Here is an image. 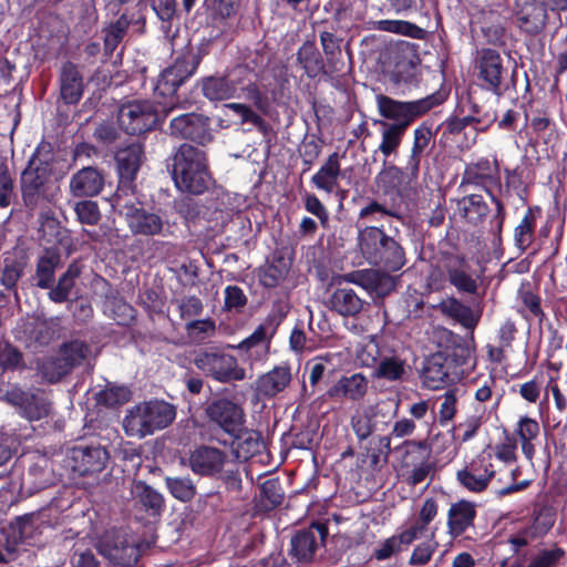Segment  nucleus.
I'll use <instances>...</instances> for the list:
<instances>
[{
	"mask_svg": "<svg viewBox=\"0 0 567 567\" xmlns=\"http://www.w3.org/2000/svg\"><path fill=\"white\" fill-rule=\"evenodd\" d=\"M51 145L42 143L38 146L28 166L21 175L22 199L27 208L43 210L40 215L41 228L56 229L59 221L53 217L49 205L56 196V186L51 178Z\"/></svg>",
	"mask_w": 567,
	"mask_h": 567,
	"instance_id": "nucleus-1",
	"label": "nucleus"
},
{
	"mask_svg": "<svg viewBox=\"0 0 567 567\" xmlns=\"http://www.w3.org/2000/svg\"><path fill=\"white\" fill-rule=\"evenodd\" d=\"M250 70L237 65L224 75L207 76L202 80V92L209 101L245 99L261 111L267 107V97L256 83L250 81Z\"/></svg>",
	"mask_w": 567,
	"mask_h": 567,
	"instance_id": "nucleus-2",
	"label": "nucleus"
},
{
	"mask_svg": "<svg viewBox=\"0 0 567 567\" xmlns=\"http://www.w3.org/2000/svg\"><path fill=\"white\" fill-rule=\"evenodd\" d=\"M172 174L182 192L203 194L212 183L205 152L186 143L174 154Z\"/></svg>",
	"mask_w": 567,
	"mask_h": 567,
	"instance_id": "nucleus-3",
	"label": "nucleus"
},
{
	"mask_svg": "<svg viewBox=\"0 0 567 567\" xmlns=\"http://www.w3.org/2000/svg\"><path fill=\"white\" fill-rule=\"evenodd\" d=\"M358 241L361 254L372 265L380 266L386 271H396L405 264V254L401 245L378 227L369 226L361 229Z\"/></svg>",
	"mask_w": 567,
	"mask_h": 567,
	"instance_id": "nucleus-4",
	"label": "nucleus"
},
{
	"mask_svg": "<svg viewBox=\"0 0 567 567\" xmlns=\"http://www.w3.org/2000/svg\"><path fill=\"white\" fill-rule=\"evenodd\" d=\"M175 419V409L164 401L140 403L127 411L123 427L128 436L145 437L169 425Z\"/></svg>",
	"mask_w": 567,
	"mask_h": 567,
	"instance_id": "nucleus-5",
	"label": "nucleus"
},
{
	"mask_svg": "<svg viewBox=\"0 0 567 567\" xmlns=\"http://www.w3.org/2000/svg\"><path fill=\"white\" fill-rule=\"evenodd\" d=\"M194 364L205 375L223 383L241 381L246 378L245 369L239 367L237 359L223 351H199L194 358Z\"/></svg>",
	"mask_w": 567,
	"mask_h": 567,
	"instance_id": "nucleus-6",
	"label": "nucleus"
},
{
	"mask_svg": "<svg viewBox=\"0 0 567 567\" xmlns=\"http://www.w3.org/2000/svg\"><path fill=\"white\" fill-rule=\"evenodd\" d=\"M377 105L381 116L393 121V123L390 124L391 126H400L402 130L406 131L415 118L434 106V102L432 96L411 102H401L390 96L379 94L377 95Z\"/></svg>",
	"mask_w": 567,
	"mask_h": 567,
	"instance_id": "nucleus-7",
	"label": "nucleus"
},
{
	"mask_svg": "<svg viewBox=\"0 0 567 567\" xmlns=\"http://www.w3.org/2000/svg\"><path fill=\"white\" fill-rule=\"evenodd\" d=\"M99 553L116 566L131 567L141 556L140 545L127 534L107 530L97 543Z\"/></svg>",
	"mask_w": 567,
	"mask_h": 567,
	"instance_id": "nucleus-8",
	"label": "nucleus"
},
{
	"mask_svg": "<svg viewBox=\"0 0 567 567\" xmlns=\"http://www.w3.org/2000/svg\"><path fill=\"white\" fill-rule=\"evenodd\" d=\"M120 126L131 135H138L152 130L157 120V111L148 101H132L118 110Z\"/></svg>",
	"mask_w": 567,
	"mask_h": 567,
	"instance_id": "nucleus-9",
	"label": "nucleus"
},
{
	"mask_svg": "<svg viewBox=\"0 0 567 567\" xmlns=\"http://www.w3.org/2000/svg\"><path fill=\"white\" fill-rule=\"evenodd\" d=\"M123 209L126 225L133 235L154 237L169 234V225L159 214L134 204H125Z\"/></svg>",
	"mask_w": 567,
	"mask_h": 567,
	"instance_id": "nucleus-10",
	"label": "nucleus"
},
{
	"mask_svg": "<svg viewBox=\"0 0 567 567\" xmlns=\"http://www.w3.org/2000/svg\"><path fill=\"white\" fill-rule=\"evenodd\" d=\"M443 271L449 282L461 293L477 295L482 275L472 269L461 257L450 256L444 260Z\"/></svg>",
	"mask_w": 567,
	"mask_h": 567,
	"instance_id": "nucleus-11",
	"label": "nucleus"
},
{
	"mask_svg": "<svg viewBox=\"0 0 567 567\" xmlns=\"http://www.w3.org/2000/svg\"><path fill=\"white\" fill-rule=\"evenodd\" d=\"M199 61L194 55H183L173 65L166 68L159 75L155 86L156 94L173 96L183 82L196 70Z\"/></svg>",
	"mask_w": 567,
	"mask_h": 567,
	"instance_id": "nucleus-12",
	"label": "nucleus"
},
{
	"mask_svg": "<svg viewBox=\"0 0 567 567\" xmlns=\"http://www.w3.org/2000/svg\"><path fill=\"white\" fill-rule=\"evenodd\" d=\"M169 134L176 138L192 140L204 144L212 140L209 118L197 113L176 115L169 123Z\"/></svg>",
	"mask_w": 567,
	"mask_h": 567,
	"instance_id": "nucleus-13",
	"label": "nucleus"
},
{
	"mask_svg": "<svg viewBox=\"0 0 567 567\" xmlns=\"http://www.w3.org/2000/svg\"><path fill=\"white\" fill-rule=\"evenodd\" d=\"M328 536V528L324 524H312L309 528L299 530L290 542V554L299 563L313 560L316 551L324 544Z\"/></svg>",
	"mask_w": 567,
	"mask_h": 567,
	"instance_id": "nucleus-14",
	"label": "nucleus"
},
{
	"mask_svg": "<svg viewBox=\"0 0 567 567\" xmlns=\"http://www.w3.org/2000/svg\"><path fill=\"white\" fill-rule=\"evenodd\" d=\"M206 415L228 434L236 433L245 419L243 408L226 398L213 400L206 408Z\"/></svg>",
	"mask_w": 567,
	"mask_h": 567,
	"instance_id": "nucleus-15",
	"label": "nucleus"
},
{
	"mask_svg": "<svg viewBox=\"0 0 567 567\" xmlns=\"http://www.w3.org/2000/svg\"><path fill=\"white\" fill-rule=\"evenodd\" d=\"M496 171V166L485 158H482L476 163L468 164L463 173L461 187L465 185H478L484 187L487 195L496 205L495 218L497 219V227L501 230L505 215L504 205L492 196L491 192L487 189V184L493 182Z\"/></svg>",
	"mask_w": 567,
	"mask_h": 567,
	"instance_id": "nucleus-16",
	"label": "nucleus"
},
{
	"mask_svg": "<svg viewBox=\"0 0 567 567\" xmlns=\"http://www.w3.org/2000/svg\"><path fill=\"white\" fill-rule=\"evenodd\" d=\"M227 462L228 455L225 451L208 445L196 447L188 457L190 470L202 476L219 474Z\"/></svg>",
	"mask_w": 567,
	"mask_h": 567,
	"instance_id": "nucleus-17",
	"label": "nucleus"
},
{
	"mask_svg": "<svg viewBox=\"0 0 567 567\" xmlns=\"http://www.w3.org/2000/svg\"><path fill=\"white\" fill-rule=\"evenodd\" d=\"M6 396L10 403L20 406L23 415L31 421L41 420L50 414L51 402L41 391L33 393L12 389Z\"/></svg>",
	"mask_w": 567,
	"mask_h": 567,
	"instance_id": "nucleus-18",
	"label": "nucleus"
},
{
	"mask_svg": "<svg viewBox=\"0 0 567 567\" xmlns=\"http://www.w3.org/2000/svg\"><path fill=\"white\" fill-rule=\"evenodd\" d=\"M515 16L519 28L528 33L542 31L547 21L545 4L537 0H516Z\"/></svg>",
	"mask_w": 567,
	"mask_h": 567,
	"instance_id": "nucleus-19",
	"label": "nucleus"
},
{
	"mask_svg": "<svg viewBox=\"0 0 567 567\" xmlns=\"http://www.w3.org/2000/svg\"><path fill=\"white\" fill-rule=\"evenodd\" d=\"M106 460L107 453L101 446H79L72 451V468L82 476L101 472Z\"/></svg>",
	"mask_w": 567,
	"mask_h": 567,
	"instance_id": "nucleus-20",
	"label": "nucleus"
},
{
	"mask_svg": "<svg viewBox=\"0 0 567 567\" xmlns=\"http://www.w3.org/2000/svg\"><path fill=\"white\" fill-rule=\"evenodd\" d=\"M348 282L355 284L377 296L388 295L394 287L392 277L378 269L352 271L344 276Z\"/></svg>",
	"mask_w": 567,
	"mask_h": 567,
	"instance_id": "nucleus-21",
	"label": "nucleus"
},
{
	"mask_svg": "<svg viewBox=\"0 0 567 567\" xmlns=\"http://www.w3.org/2000/svg\"><path fill=\"white\" fill-rule=\"evenodd\" d=\"M369 389V380L362 373L342 375L327 392L330 399L361 401Z\"/></svg>",
	"mask_w": 567,
	"mask_h": 567,
	"instance_id": "nucleus-22",
	"label": "nucleus"
},
{
	"mask_svg": "<svg viewBox=\"0 0 567 567\" xmlns=\"http://www.w3.org/2000/svg\"><path fill=\"white\" fill-rule=\"evenodd\" d=\"M504 69L502 58L494 50H484L478 61V78L483 86L501 94Z\"/></svg>",
	"mask_w": 567,
	"mask_h": 567,
	"instance_id": "nucleus-23",
	"label": "nucleus"
},
{
	"mask_svg": "<svg viewBox=\"0 0 567 567\" xmlns=\"http://www.w3.org/2000/svg\"><path fill=\"white\" fill-rule=\"evenodd\" d=\"M104 178L101 172L87 166L78 171L70 179V192L75 197L96 196L103 188Z\"/></svg>",
	"mask_w": 567,
	"mask_h": 567,
	"instance_id": "nucleus-24",
	"label": "nucleus"
},
{
	"mask_svg": "<svg viewBox=\"0 0 567 567\" xmlns=\"http://www.w3.org/2000/svg\"><path fill=\"white\" fill-rule=\"evenodd\" d=\"M476 517L475 504L465 499L453 503L447 512V533L451 537L461 536L474 525Z\"/></svg>",
	"mask_w": 567,
	"mask_h": 567,
	"instance_id": "nucleus-25",
	"label": "nucleus"
},
{
	"mask_svg": "<svg viewBox=\"0 0 567 567\" xmlns=\"http://www.w3.org/2000/svg\"><path fill=\"white\" fill-rule=\"evenodd\" d=\"M291 379L292 375L289 367H275L257 379L255 389L261 396L274 398L289 386Z\"/></svg>",
	"mask_w": 567,
	"mask_h": 567,
	"instance_id": "nucleus-26",
	"label": "nucleus"
},
{
	"mask_svg": "<svg viewBox=\"0 0 567 567\" xmlns=\"http://www.w3.org/2000/svg\"><path fill=\"white\" fill-rule=\"evenodd\" d=\"M142 156L143 148L140 144H131L117 152L115 158L122 185L130 186L134 181L142 163Z\"/></svg>",
	"mask_w": 567,
	"mask_h": 567,
	"instance_id": "nucleus-27",
	"label": "nucleus"
},
{
	"mask_svg": "<svg viewBox=\"0 0 567 567\" xmlns=\"http://www.w3.org/2000/svg\"><path fill=\"white\" fill-rule=\"evenodd\" d=\"M492 464L473 462L470 466L457 472L458 482L468 491H484L495 472Z\"/></svg>",
	"mask_w": 567,
	"mask_h": 567,
	"instance_id": "nucleus-28",
	"label": "nucleus"
},
{
	"mask_svg": "<svg viewBox=\"0 0 567 567\" xmlns=\"http://www.w3.org/2000/svg\"><path fill=\"white\" fill-rule=\"evenodd\" d=\"M54 476L51 462L44 456H38L37 461L29 467L23 476L22 487L30 494L41 491L53 484Z\"/></svg>",
	"mask_w": 567,
	"mask_h": 567,
	"instance_id": "nucleus-29",
	"label": "nucleus"
},
{
	"mask_svg": "<svg viewBox=\"0 0 567 567\" xmlns=\"http://www.w3.org/2000/svg\"><path fill=\"white\" fill-rule=\"evenodd\" d=\"M439 309L444 316L457 321L468 330H473L481 318L480 311L473 310L455 297L442 300L439 305Z\"/></svg>",
	"mask_w": 567,
	"mask_h": 567,
	"instance_id": "nucleus-30",
	"label": "nucleus"
},
{
	"mask_svg": "<svg viewBox=\"0 0 567 567\" xmlns=\"http://www.w3.org/2000/svg\"><path fill=\"white\" fill-rule=\"evenodd\" d=\"M60 94L68 104H75L83 94V80L73 63H65L60 74Z\"/></svg>",
	"mask_w": 567,
	"mask_h": 567,
	"instance_id": "nucleus-31",
	"label": "nucleus"
},
{
	"mask_svg": "<svg viewBox=\"0 0 567 567\" xmlns=\"http://www.w3.org/2000/svg\"><path fill=\"white\" fill-rule=\"evenodd\" d=\"M365 301L352 288H338L330 297V308L342 317L359 315Z\"/></svg>",
	"mask_w": 567,
	"mask_h": 567,
	"instance_id": "nucleus-32",
	"label": "nucleus"
},
{
	"mask_svg": "<svg viewBox=\"0 0 567 567\" xmlns=\"http://www.w3.org/2000/svg\"><path fill=\"white\" fill-rule=\"evenodd\" d=\"M341 165L337 152L330 154L320 169L311 177V183L320 190L332 194L338 187Z\"/></svg>",
	"mask_w": 567,
	"mask_h": 567,
	"instance_id": "nucleus-33",
	"label": "nucleus"
},
{
	"mask_svg": "<svg viewBox=\"0 0 567 567\" xmlns=\"http://www.w3.org/2000/svg\"><path fill=\"white\" fill-rule=\"evenodd\" d=\"M460 215L471 225L482 224L489 213L487 203L481 194H471L456 203Z\"/></svg>",
	"mask_w": 567,
	"mask_h": 567,
	"instance_id": "nucleus-34",
	"label": "nucleus"
},
{
	"mask_svg": "<svg viewBox=\"0 0 567 567\" xmlns=\"http://www.w3.org/2000/svg\"><path fill=\"white\" fill-rule=\"evenodd\" d=\"M60 265L61 255L56 250H45L37 261L35 286L41 289H50L54 282L55 270Z\"/></svg>",
	"mask_w": 567,
	"mask_h": 567,
	"instance_id": "nucleus-35",
	"label": "nucleus"
},
{
	"mask_svg": "<svg viewBox=\"0 0 567 567\" xmlns=\"http://www.w3.org/2000/svg\"><path fill=\"white\" fill-rule=\"evenodd\" d=\"M133 499L153 515L159 514L164 507V498L155 488L143 481H134L131 486Z\"/></svg>",
	"mask_w": 567,
	"mask_h": 567,
	"instance_id": "nucleus-36",
	"label": "nucleus"
},
{
	"mask_svg": "<svg viewBox=\"0 0 567 567\" xmlns=\"http://www.w3.org/2000/svg\"><path fill=\"white\" fill-rule=\"evenodd\" d=\"M81 275V267L76 261L71 262L66 270L60 276L55 286L52 285L49 291V298L55 303L65 302L72 289L75 286L76 279Z\"/></svg>",
	"mask_w": 567,
	"mask_h": 567,
	"instance_id": "nucleus-37",
	"label": "nucleus"
},
{
	"mask_svg": "<svg viewBox=\"0 0 567 567\" xmlns=\"http://www.w3.org/2000/svg\"><path fill=\"white\" fill-rule=\"evenodd\" d=\"M132 23V17L127 11L122 12L116 20L110 21L103 29L104 50L106 53H113L118 44L127 34Z\"/></svg>",
	"mask_w": 567,
	"mask_h": 567,
	"instance_id": "nucleus-38",
	"label": "nucleus"
},
{
	"mask_svg": "<svg viewBox=\"0 0 567 567\" xmlns=\"http://www.w3.org/2000/svg\"><path fill=\"white\" fill-rule=\"evenodd\" d=\"M275 333V328L272 326L271 320L267 319L262 323H260L257 329L246 339H244L238 346L237 349L244 351H250L256 349L257 351H267L270 344V339Z\"/></svg>",
	"mask_w": 567,
	"mask_h": 567,
	"instance_id": "nucleus-39",
	"label": "nucleus"
},
{
	"mask_svg": "<svg viewBox=\"0 0 567 567\" xmlns=\"http://www.w3.org/2000/svg\"><path fill=\"white\" fill-rule=\"evenodd\" d=\"M372 374L377 379L401 381L406 374L405 362L395 355L381 357Z\"/></svg>",
	"mask_w": 567,
	"mask_h": 567,
	"instance_id": "nucleus-40",
	"label": "nucleus"
},
{
	"mask_svg": "<svg viewBox=\"0 0 567 567\" xmlns=\"http://www.w3.org/2000/svg\"><path fill=\"white\" fill-rule=\"evenodd\" d=\"M297 61L309 78L324 72V64L313 42H305L297 53Z\"/></svg>",
	"mask_w": 567,
	"mask_h": 567,
	"instance_id": "nucleus-41",
	"label": "nucleus"
},
{
	"mask_svg": "<svg viewBox=\"0 0 567 567\" xmlns=\"http://www.w3.org/2000/svg\"><path fill=\"white\" fill-rule=\"evenodd\" d=\"M59 354L64 360L68 368L72 371L81 365L90 355L91 347L81 340H72L60 347Z\"/></svg>",
	"mask_w": 567,
	"mask_h": 567,
	"instance_id": "nucleus-42",
	"label": "nucleus"
},
{
	"mask_svg": "<svg viewBox=\"0 0 567 567\" xmlns=\"http://www.w3.org/2000/svg\"><path fill=\"white\" fill-rule=\"evenodd\" d=\"M284 491L278 478H270L260 485L259 507L271 511L284 501Z\"/></svg>",
	"mask_w": 567,
	"mask_h": 567,
	"instance_id": "nucleus-43",
	"label": "nucleus"
},
{
	"mask_svg": "<svg viewBox=\"0 0 567 567\" xmlns=\"http://www.w3.org/2000/svg\"><path fill=\"white\" fill-rule=\"evenodd\" d=\"M41 378L49 383H56L71 373L62 357H50L43 359L38 367Z\"/></svg>",
	"mask_w": 567,
	"mask_h": 567,
	"instance_id": "nucleus-44",
	"label": "nucleus"
},
{
	"mask_svg": "<svg viewBox=\"0 0 567 567\" xmlns=\"http://www.w3.org/2000/svg\"><path fill=\"white\" fill-rule=\"evenodd\" d=\"M403 173L394 165H384L383 169L375 176L374 184L378 192L385 195L399 189L402 183Z\"/></svg>",
	"mask_w": 567,
	"mask_h": 567,
	"instance_id": "nucleus-45",
	"label": "nucleus"
},
{
	"mask_svg": "<svg viewBox=\"0 0 567 567\" xmlns=\"http://www.w3.org/2000/svg\"><path fill=\"white\" fill-rule=\"evenodd\" d=\"M59 332V319H37L30 331V338L41 346L52 342Z\"/></svg>",
	"mask_w": 567,
	"mask_h": 567,
	"instance_id": "nucleus-46",
	"label": "nucleus"
},
{
	"mask_svg": "<svg viewBox=\"0 0 567 567\" xmlns=\"http://www.w3.org/2000/svg\"><path fill=\"white\" fill-rule=\"evenodd\" d=\"M535 216L527 212L514 230L515 246L525 251L534 240Z\"/></svg>",
	"mask_w": 567,
	"mask_h": 567,
	"instance_id": "nucleus-47",
	"label": "nucleus"
},
{
	"mask_svg": "<svg viewBox=\"0 0 567 567\" xmlns=\"http://www.w3.org/2000/svg\"><path fill=\"white\" fill-rule=\"evenodd\" d=\"M131 400V391L124 385L109 384L97 394V402L109 408L122 405Z\"/></svg>",
	"mask_w": 567,
	"mask_h": 567,
	"instance_id": "nucleus-48",
	"label": "nucleus"
},
{
	"mask_svg": "<svg viewBox=\"0 0 567 567\" xmlns=\"http://www.w3.org/2000/svg\"><path fill=\"white\" fill-rule=\"evenodd\" d=\"M166 486L181 502H189L196 494V485L189 477H166Z\"/></svg>",
	"mask_w": 567,
	"mask_h": 567,
	"instance_id": "nucleus-49",
	"label": "nucleus"
},
{
	"mask_svg": "<svg viewBox=\"0 0 567 567\" xmlns=\"http://www.w3.org/2000/svg\"><path fill=\"white\" fill-rule=\"evenodd\" d=\"M381 125L383 126V131L382 141L379 145V151L384 156H389L390 154L396 152L398 147L401 144L405 130H402L400 126H391L386 122H381Z\"/></svg>",
	"mask_w": 567,
	"mask_h": 567,
	"instance_id": "nucleus-50",
	"label": "nucleus"
},
{
	"mask_svg": "<svg viewBox=\"0 0 567 567\" xmlns=\"http://www.w3.org/2000/svg\"><path fill=\"white\" fill-rule=\"evenodd\" d=\"M431 136H432V133L429 127L421 126L414 131V142H413L410 162H409L411 169L413 172L419 171L420 157H421L422 153L424 152V150L427 147V145L431 141Z\"/></svg>",
	"mask_w": 567,
	"mask_h": 567,
	"instance_id": "nucleus-51",
	"label": "nucleus"
},
{
	"mask_svg": "<svg viewBox=\"0 0 567 567\" xmlns=\"http://www.w3.org/2000/svg\"><path fill=\"white\" fill-rule=\"evenodd\" d=\"M565 556V550L558 546H553L549 549H542L535 554L527 567H556L559 560Z\"/></svg>",
	"mask_w": 567,
	"mask_h": 567,
	"instance_id": "nucleus-52",
	"label": "nucleus"
},
{
	"mask_svg": "<svg viewBox=\"0 0 567 567\" xmlns=\"http://www.w3.org/2000/svg\"><path fill=\"white\" fill-rule=\"evenodd\" d=\"M25 265V261L22 259H6L1 275V284L9 290L14 289L24 272Z\"/></svg>",
	"mask_w": 567,
	"mask_h": 567,
	"instance_id": "nucleus-53",
	"label": "nucleus"
},
{
	"mask_svg": "<svg viewBox=\"0 0 567 567\" xmlns=\"http://www.w3.org/2000/svg\"><path fill=\"white\" fill-rule=\"evenodd\" d=\"M235 444L237 457L246 460L259 451L261 445L260 435L255 432H247L238 436Z\"/></svg>",
	"mask_w": 567,
	"mask_h": 567,
	"instance_id": "nucleus-54",
	"label": "nucleus"
},
{
	"mask_svg": "<svg viewBox=\"0 0 567 567\" xmlns=\"http://www.w3.org/2000/svg\"><path fill=\"white\" fill-rule=\"evenodd\" d=\"M340 41L331 32L323 31L320 33V43L328 64L332 66V71H338L336 60L341 54Z\"/></svg>",
	"mask_w": 567,
	"mask_h": 567,
	"instance_id": "nucleus-55",
	"label": "nucleus"
},
{
	"mask_svg": "<svg viewBox=\"0 0 567 567\" xmlns=\"http://www.w3.org/2000/svg\"><path fill=\"white\" fill-rule=\"evenodd\" d=\"M457 389H451L444 392L437 400L440 403L439 419L442 425L450 422L456 413Z\"/></svg>",
	"mask_w": 567,
	"mask_h": 567,
	"instance_id": "nucleus-56",
	"label": "nucleus"
},
{
	"mask_svg": "<svg viewBox=\"0 0 567 567\" xmlns=\"http://www.w3.org/2000/svg\"><path fill=\"white\" fill-rule=\"evenodd\" d=\"M74 210L82 224L96 225L101 219V213L95 202L81 200L75 205Z\"/></svg>",
	"mask_w": 567,
	"mask_h": 567,
	"instance_id": "nucleus-57",
	"label": "nucleus"
},
{
	"mask_svg": "<svg viewBox=\"0 0 567 567\" xmlns=\"http://www.w3.org/2000/svg\"><path fill=\"white\" fill-rule=\"evenodd\" d=\"M351 426L360 441L368 439L374 430L371 420V409L353 415L351 417Z\"/></svg>",
	"mask_w": 567,
	"mask_h": 567,
	"instance_id": "nucleus-58",
	"label": "nucleus"
},
{
	"mask_svg": "<svg viewBox=\"0 0 567 567\" xmlns=\"http://www.w3.org/2000/svg\"><path fill=\"white\" fill-rule=\"evenodd\" d=\"M373 29L398 34L413 35L414 31L417 30V27L408 21L379 20L373 22Z\"/></svg>",
	"mask_w": 567,
	"mask_h": 567,
	"instance_id": "nucleus-59",
	"label": "nucleus"
},
{
	"mask_svg": "<svg viewBox=\"0 0 567 567\" xmlns=\"http://www.w3.org/2000/svg\"><path fill=\"white\" fill-rule=\"evenodd\" d=\"M21 544L16 536L10 537L6 534L0 536V564H8L16 560L19 556Z\"/></svg>",
	"mask_w": 567,
	"mask_h": 567,
	"instance_id": "nucleus-60",
	"label": "nucleus"
},
{
	"mask_svg": "<svg viewBox=\"0 0 567 567\" xmlns=\"http://www.w3.org/2000/svg\"><path fill=\"white\" fill-rule=\"evenodd\" d=\"M188 336L196 341H203L215 333L216 326L210 319L195 320L186 324Z\"/></svg>",
	"mask_w": 567,
	"mask_h": 567,
	"instance_id": "nucleus-61",
	"label": "nucleus"
},
{
	"mask_svg": "<svg viewBox=\"0 0 567 567\" xmlns=\"http://www.w3.org/2000/svg\"><path fill=\"white\" fill-rule=\"evenodd\" d=\"M226 107L234 111L238 115L241 116V122H248L256 125L260 131H266V122L262 120L260 115L254 112L248 105L243 103H228Z\"/></svg>",
	"mask_w": 567,
	"mask_h": 567,
	"instance_id": "nucleus-62",
	"label": "nucleus"
},
{
	"mask_svg": "<svg viewBox=\"0 0 567 567\" xmlns=\"http://www.w3.org/2000/svg\"><path fill=\"white\" fill-rule=\"evenodd\" d=\"M22 353L9 343L0 347V367L3 370H13L21 365Z\"/></svg>",
	"mask_w": 567,
	"mask_h": 567,
	"instance_id": "nucleus-63",
	"label": "nucleus"
},
{
	"mask_svg": "<svg viewBox=\"0 0 567 567\" xmlns=\"http://www.w3.org/2000/svg\"><path fill=\"white\" fill-rule=\"evenodd\" d=\"M303 202L307 212L318 217L321 226L327 228L329 223V214L320 199L315 194L308 193L303 196Z\"/></svg>",
	"mask_w": 567,
	"mask_h": 567,
	"instance_id": "nucleus-64",
	"label": "nucleus"
}]
</instances>
